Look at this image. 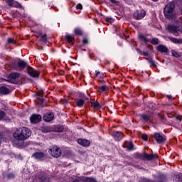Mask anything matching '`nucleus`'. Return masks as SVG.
<instances>
[{"label": "nucleus", "instance_id": "47", "mask_svg": "<svg viewBox=\"0 0 182 182\" xmlns=\"http://www.w3.org/2000/svg\"><path fill=\"white\" fill-rule=\"evenodd\" d=\"M98 82L100 83V85H102V86H106V81L100 80Z\"/></svg>", "mask_w": 182, "mask_h": 182}, {"label": "nucleus", "instance_id": "16", "mask_svg": "<svg viewBox=\"0 0 182 182\" xmlns=\"http://www.w3.org/2000/svg\"><path fill=\"white\" fill-rule=\"evenodd\" d=\"M77 143L80 146H82V147H90V144H92L89 139L82 138L77 139Z\"/></svg>", "mask_w": 182, "mask_h": 182}, {"label": "nucleus", "instance_id": "36", "mask_svg": "<svg viewBox=\"0 0 182 182\" xmlns=\"http://www.w3.org/2000/svg\"><path fill=\"white\" fill-rule=\"evenodd\" d=\"M139 182H163L162 181H154L151 179H149V178H141L140 180H139Z\"/></svg>", "mask_w": 182, "mask_h": 182}, {"label": "nucleus", "instance_id": "1", "mask_svg": "<svg viewBox=\"0 0 182 182\" xmlns=\"http://www.w3.org/2000/svg\"><path fill=\"white\" fill-rule=\"evenodd\" d=\"M32 134V132L29 128L22 127L18 128L16 132L13 134L14 139L17 140V141H23V140H26V139H29L31 135Z\"/></svg>", "mask_w": 182, "mask_h": 182}, {"label": "nucleus", "instance_id": "20", "mask_svg": "<svg viewBox=\"0 0 182 182\" xmlns=\"http://www.w3.org/2000/svg\"><path fill=\"white\" fill-rule=\"evenodd\" d=\"M140 120H141L143 123H149V122H151V114H141Z\"/></svg>", "mask_w": 182, "mask_h": 182}, {"label": "nucleus", "instance_id": "26", "mask_svg": "<svg viewBox=\"0 0 182 182\" xmlns=\"http://www.w3.org/2000/svg\"><path fill=\"white\" fill-rule=\"evenodd\" d=\"M74 33L75 36H83V30L79 27H77L74 29Z\"/></svg>", "mask_w": 182, "mask_h": 182}, {"label": "nucleus", "instance_id": "10", "mask_svg": "<svg viewBox=\"0 0 182 182\" xmlns=\"http://www.w3.org/2000/svg\"><path fill=\"white\" fill-rule=\"evenodd\" d=\"M27 73L31 77L36 79L41 76V72L35 70L33 68L28 66L27 68Z\"/></svg>", "mask_w": 182, "mask_h": 182}, {"label": "nucleus", "instance_id": "7", "mask_svg": "<svg viewBox=\"0 0 182 182\" xmlns=\"http://www.w3.org/2000/svg\"><path fill=\"white\" fill-rule=\"evenodd\" d=\"M86 100H89V97L85 94H80L79 97L75 100L77 107H83Z\"/></svg>", "mask_w": 182, "mask_h": 182}, {"label": "nucleus", "instance_id": "15", "mask_svg": "<svg viewBox=\"0 0 182 182\" xmlns=\"http://www.w3.org/2000/svg\"><path fill=\"white\" fill-rule=\"evenodd\" d=\"M46 154L42 151H37L33 154L32 157L38 161H43L45 159Z\"/></svg>", "mask_w": 182, "mask_h": 182}, {"label": "nucleus", "instance_id": "38", "mask_svg": "<svg viewBox=\"0 0 182 182\" xmlns=\"http://www.w3.org/2000/svg\"><path fill=\"white\" fill-rule=\"evenodd\" d=\"M39 96H42V93L40 92L37 95V100H39V102H41V103H43L45 102V98L40 97Z\"/></svg>", "mask_w": 182, "mask_h": 182}, {"label": "nucleus", "instance_id": "33", "mask_svg": "<svg viewBox=\"0 0 182 182\" xmlns=\"http://www.w3.org/2000/svg\"><path fill=\"white\" fill-rule=\"evenodd\" d=\"M176 28L178 32H182V21H176Z\"/></svg>", "mask_w": 182, "mask_h": 182}, {"label": "nucleus", "instance_id": "19", "mask_svg": "<svg viewBox=\"0 0 182 182\" xmlns=\"http://www.w3.org/2000/svg\"><path fill=\"white\" fill-rule=\"evenodd\" d=\"M112 136L116 141H120V140L123 139V136H124V134H123V132H122L121 131H114V132L112 133Z\"/></svg>", "mask_w": 182, "mask_h": 182}, {"label": "nucleus", "instance_id": "44", "mask_svg": "<svg viewBox=\"0 0 182 182\" xmlns=\"http://www.w3.org/2000/svg\"><path fill=\"white\" fill-rule=\"evenodd\" d=\"M7 178H15V175L13 173L6 175Z\"/></svg>", "mask_w": 182, "mask_h": 182}, {"label": "nucleus", "instance_id": "58", "mask_svg": "<svg viewBox=\"0 0 182 182\" xmlns=\"http://www.w3.org/2000/svg\"><path fill=\"white\" fill-rule=\"evenodd\" d=\"M90 58H92V57L90 56Z\"/></svg>", "mask_w": 182, "mask_h": 182}, {"label": "nucleus", "instance_id": "55", "mask_svg": "<svg viewBox=\"0 0 182 182\" xmlns=\"http://www.w3.org/2000/svg\"><path fill=\"white\" fill-rule=\"evenodd\" d=\"M148 48H149L151 50H153V47L151 45H148Z\"/></svg>", "mask_w": 182, "mask_h": 182}, {"label": "nucleus", "instance_id": "8", "mask_svg": "<svg viewBox=\"0 0 182 182\" xmlns=\"http://www.w3.org/2000/svg\"><path fill=\"white\" fill-rule=\"evenodd\" d=\"M18 77H21V73H11L7 77V80H5L6 82H9V83H12L13 85L16 84V80Z\"/></svg>", "mask_w": 182, "mask_h": 182}, {"label": "nucleus", "instance_id": "37", "mask_svg": "<svg viewBox=\"0 0 182 182\" xmlns=\"http://www.w3.org/2000/svg\"><path fill=\"white\" fill-rule=\"evenodd\" d=\"M171 55L172 56H173V58H180V56H181V55H180V53H178L177 51L173 50L171 51Z\"/></svg>", "mask_w": 182, "mask_h": 182}, {"label": "nucleus", "instance_id": "23", "mask_svg": "<svg viewBox=\"0 0 182 182\" xmlns=\"http://www.w3.org/2000/svg\"><path fill=\"white\" fill-rule=\"evenodd\" d=\"M66 42L70 43V45H73L75 43V37L73 36L67 34L65 36Z\"/></svg>", "mask_w": 182, "mask_h": 182}, {"label": "nucleus", "instance_id": "24", "mask_svg": "<svg viewBox=\"0 0 182 182\" xmlns=\"http://www.w3.org/2000/svg\"><path fill=\"white\" fill-rule=\"evenodd\" d=\"M9 93H11L9 88L5 86L0 87V95H9Z\"/></svg>", "mask_w": 182, "mask_h": 182}, {"label": "nucleus", "instance_id": "25", "mask_svg": "<svg viewBox=\"0 0 182 182\" xmlns=\"http://www.w3.org/2000/svg\"><path fill=\"white\" fill-rule=\"evenodd\" d=\"M41 130L43 133H50V132H53L52 127L50 126H43L41 127Z\"/></svg>", "mask_w": 182, "mask_h": 182}, {"label": "nucleus", "instance_id": "53", "mask_svg": "<svg viewBox=\"0 0 182 182\" xmlns=\"http://www.w3.org/2000/svg\"><path fill=\"white\" fill-rule=\"evenodd\" d=\"M38 36L42 38L43 36V33H42V31L38 32Z\"/></svg>", "mask_w": 182, "mask_h": 182}, {"label": "nucleus", "instance_id": "14", "mask_svg": "<svg viewBox=\"0 0 182 182\" xmlns=\"http://www.w3.org/2000/svg\"><path fill=\"white\" fill-rule=\"evenodd\" d=\"M54 119H55V114L53 112H47L44 114L43 116V120L44 122H46V123H49Z\"/></svg>", "mask_w": 182, "mask_h": 182}, {"label": "nucleus", "instance_id": "50", "mask_svg": "<svg viewBox=\"0 0 182 182\" xmlns=\"http://www.w3.org/2000/svg\"><path fill=\"white\" fill-rule=\"evenodd\" d=\"M159 178L162 179L163 181L166 180V175L164 174H161L159 176Z\"/></svg>", "mask_w": 182, "mask_h": 182}, {"label": "nucleus", "instance_id": "9", "mask_svg": "<svg viewBox=\"0 0 182 182\" xmlns=\"http://www.w3.org/2000/svg\"><path fill=\"white\" fill-rule=\"evenodd\" d=\"M139 39L141 41V42H144L145 43H149L150 42L151 45H159V38H154L152 39H149L146 38L143 35L139 36Z\"/></svg>", "mask_w": 182, "mask_h": 182}, {"label": "nucleus", "instance_id": "32", "mask_svg": "<svg viewBox=\"0 0 182 182\" xmlns=\"http://www.w3.org/2000/svg\"><path fill=\"white\" fill-rule=\"evenodd\" d=\"M95 77H100V79L105 78V74L103 73H100L99 70H95Z\"/></svg>", "mask_w": 182, "mask_h": 182}, {"label": "nucleus", "instance_id": "42", "mask_svg": "<svg viewBox=\"0 0 182 182\" xmlns=\"http://www.w3.org/2000/svg\"><path fill=\"white\" fill-rule=\"evenodd\" d=\"M7 43H12L13 45H15V43H16V41H15V40H14V38H8L7 39Z\"/></svg>", "mask_w": 182, "mask_h": 182}, {"label": "nucleus", "instance_id": "39", "mask_svg": "<svg viewBox=\"0 0 182 182\" xmlns=\"http://www.w3.org/2000/svg\"><path fill=\"white\" fill-rule=\"evenodd\" d=\"M105 21L109 23H113V22H114V20L112 17H106Z\"/></svg>", "mask_w": 182, "mask_h": 182}, {"label": "nucleus", "instance_id": "27", "mask_svg": "<svg viewBox=\"0 0 182 182\" xmlns=\"http://www.w3.org/2000/svg\"><path fill=\"white\" fill-rule=\"evenodd\" d=\"M90 103L91 107H93V109H102V105L97 101H90Z\"/></svg>", "mask_w": 182, "mask_h": 182}, {"label": "nucleus", "instance_id": "29", "mask_svg": "<svg viewBox=\"0 0 182 182\" xmlns=\"http://www.w3.org/2000/svg\"><path fill=\"white\" fill-rule=\"evenodd\" d=\"M146 60H148V63L151 68H157V63L156 61H154L151 58H146Z\"/></svg>", "mask_w": 182, "mask_h": 182}, {"label": "nucleus", "instance_id": "43", "mask_svg": "<svg viewBox=\"0 0 182 182\" xmlns=\"http://www.w3.org/2000/svg\"><path fill=\"white\" fill-rule=\"evenodd\" d=\"M76 9H80V11H82L83 9V6H82V4L79 3L75 6Z\"/></svg>", "mask_w": 182, "mask_h": 182}, {"label": "nucleus", "instance_id": "51", "mask_svg": "<svg viewBox=\"0 0 182 182\" xmlns=\"http://www.w3.org/2000/svg\"><path fill=\"white\" fill-rule=\"evenodd\" d=\"M141 56H149V52H143Z\"/></svg>", "mask_w": 182, "mask_h": 182}, {"label": "nucleus", "instance_id": "28", "mask_svg": "<svg viewBox=\"0 0 182 182\" xmlns=\"http://www.w3.org/2000/svg\"><path fill=\"white\" fill-rule=\"evenodd\" d=\"M173 180L176 182H182V173H178L174 175Z\"/></svg>", "mask_w": 182, "mask_h": 182}, {"label": "nucleus", "instance_id": "17", "mask_svg": "<svg viewBox=\"0 0 182 182\" xmlns=\"http://www.w3.org/2000/svg\"><path fill=\"white\" fill-rule=\"evenodd\" d=\"M167 30L170 33H172L175 36H178V31L177 29V26L170 24L168 26Z\"/></svg>", "mask_w": 182, "mask_h": 182}, {"label": "nucleus", "instance_id": "34", "mask_svg": "<svg viewBox=\"0 0 182 182\" xmlns=\"http://www.w3.org/2000/svg\"><path fill=\"white\" fill-rule=\"evenodd\" d=\"M40 42H43V43H48V36L44 34L42 37H41Z\"/></svg>", "mask_w": 182, "mask_h": 182}, {"label": "nucleus", "instance_id": "18", "mask_svg": "<svg viewBox=\"0 0 182 182\" xmlns=\"http://www.w3.org/2000/svg\"><path fill=\"white\" fill-rule=\"evenodd\" d=\"M122 147L127 149V151H133L134 150V144L132 141H125Z\"/></svg>", "mask_w": 182, "mask_h": 182}, {"label": "nucleus", "instance_id": "54", "mask_svg": "<svg viewBox=\"0 0 182 182\" xmlns=\"http://www.w3.org/2000/svg\"><path fill=\"white\" fill-rule=\"evenodd\" d=\"M136 51L138 52V53H139V55H143V51H141L140 49H136Z\"/></svg>", "mask_w": 182, "mask_h": 182}, {"label": "nucleus", "instance_id": "6", "mask_svg": "<svg viewBox=\"0 0 182 182\" xmlns=\"http://www.w3.org/2000/svg\"><path fill=\"white\" fill-rule=\"evenodd\" d=\"M28 63L19 59V61L16 63L14 62L11 63V68L15 70H18V72H22V70H25V68L28 66Z\"/></svg>", "mask_w": 182, "mask_h": 182}, {"label": "nucleus", "instance_id": "49", "mask_svg": "<svg viewBox=\"0 0 182 182\" xmlns=\"http://www.w3.org/2000/svg\"><path fill=\"white\" fill-rule=\"evenodd\" d=\"M111 4H115V5H117L119 4V1L116 0H109Z\"/></svg>", "mask_w": 182, "mask_h": 182}, {"label": "nucleus", "instance_id": "46", "mask_svg": "<svg viewBox=\"0 0 182 182\" xmlns=\"http://www.w3.org/2000/svg\"><path fill=\"white\" fill-rule=\"evenodd\" d=\"M176 120H177L178 122L182 121V115H177L176 117Z\"/></svg>", "mask_w": 182, "mask_h": 182}, {"label": "nucleus", "instance_id": "30", "mask_svg": "<svg viewBox=\"0 0 182 182\" xmlns=\"http://www.w3.org/2000/svg\"><path fill=\"white\" fill-rule=\"evenodd\" d=\"M39 181L40 182H49V181H50V178H49V177L46 176V175H43L39 177Z\"/></svg>", "mask_w": 182, "mask_h": 182}, {"label": "nucleus", "instance_id": "21", "mask_svg": "<svg viewBox=\"0 0 182 182\" xmlns=\"http://www.w3.org/2000/svg\"><path fill=\"white\" fill-rule=\"evenodd\" d=\"M156 50L160 52V53H167L168 48L163 44H160L156 47Z\"/></svg>", "mask_w": 182, "mask_h": 182}, {"label": "nucleus", "instance_id": "56", "mask_svg": "<svg viewBox=\"0 0 182 182\" xmlns=\"http://www.w3.org/2000/svg\"><path fill=\"white\" fill-rule=\"evenodd\" d=\"M128 2H129L130 4H133V0H127Z\"/></svg>", "mask_w": 182, "mask_h": 182}, {"label": "nucleus", "instance_id": "11", "mask_svg": "<svg viewBox=\"0 0 182 182\" xmlns=\"http://www.w3.org/2000/svg\"><path fill=\"white\" fill-rule=\"evenodd\" d=\"M6 4L11 8H18V9H21L23 11L24 9L22 4L15 0H6Z\"/></svg>", "mask_w": 182, "mask_h": 182}, {"label": "nucleus", "instance_id": "4", "mask_svg": "<svg viewBox=\"0 0 182 182\" xmlns=\"http://www.w3.org/2000/svg\"><path fill=\"white\" fill-rule=\"evenodd\" d=\"M151 137H153L157 144H166L167 141V136L162 132H154L151 134Z\"/></svg>", "mask_w": 182, "mask_h": 182}, {"label": "nucleus", "instance_id": "40", "mask_svg": "<svg viewBox=\"0 0 182 182\" xmlns=\"http://www.w3.org/2000/svg\"><path fill=\"white\" fill-rule=\"evenodd\" d=\"M5 116H6V113H5V112L3 110H0V120H2Z\"/></svg>", "mask_w": 182, "mask_h": 182}, {"label": "nucleus", "instance_id": "35", "mask_svg": "<svg viewBox=\"0 0 182 182\" xmlns=\"http://www.w3.org/2000/svg\"><path fill=\"white\" fill-rule=\"evenodd\" d=\"M107 86L106 85H101L98 87V92L100 93H103V92H106V89H107Z\"/></svg>", "mask_w": 182, "mask_h": 182}, {"label": "nucleus", "instance_id": "52", "mask_svg": "<svg viewBox=\"0 0 182 182\" xmlns=\"http://www.w3.org/2000/svg\"><path fill=\"white\" fill-rule=\"evenodd\" d=\"M166 97H167V99H168V100H173V96H171L170 95H167Z\"/></svg>", "mask_w": 182, "mask_h": 182}, {"label": "nucleus", "instance_id": "3", "mask_svg": "<svg viewBox=\"0 0 182 182\" xmlns=\"http://www.w3.org/2000/svg\"><path fill=\"white\" fill-rule=\"evenodd\" d=\"M176 5L173 2L167 4L164 9V15L167 19H173Z\"/></svg>", "mask_w": 182, "mask_h": 182}, {"label": "nucleus", "instance_id": "41", "mask_svg": "<svg viewBox=\"0 0 182 182\" xmlns=\"http://www.w3.org/2000/svg\"><path fill=\"white\" fill-rule=\"evenodd\" d=\"M141 139L142 140H144V141H147V140H149V136H147V134H142Z\"/></svg>", "mask_w": 182, "mask_h": 182}, {"label": "nucleus", "instance_id": "13", "mask_svg": "<svg viewBox=\"0 0 182 182\" xmlns=\"http://www.w3.org/2000/svg\"><path fill=\"white\" fill-rule=\"evenodd\" d=\"M42 120V116L39 114H33L30 117V122L32 124H36Z\"/></svg>", "mask_w": 182, "mask_h": 182}, {"label": "nucleus", "instance_id": "31", "mask_svg": "<svg viewBox=\"0 0 182 182\" xmlns=\"http://www.w3.org/2000/svg\"><path fill=\"white\" fill-rule=\"evenodd\" d=\"M171 42H172L173 43H182V40L181 39H178L174 37H171L169 38Z\"/></svg>", "mask_w": 182, "mask_h": 182}, {"label": "nucleus", "instance_id": "48", "mask_svg": "<svg viewBox=\"0 0 182 182\" xmlns=\"http://www.w3.org/2000/svg\"><path fill=\"white\" fill-rule=\"evenodd\" d=\"M82 43L83 45H87V43H89V41L87 40V38H83Z\"/></svg>", "mask_w": 182, "mask_h": 182}, {"label": "nucleus", "instance_id": "57", "mask_svg": "<svg viewBox=\"0 0 182 182\" xmlns=\"http://www.w3.org/2000/svg\"><path fill=\"white\" fill-rule=\"evenodd\" d=\"M106 65H110V62L107 61V62L106 63Z\"/></svg>", "mask_w": 182, "mask_h": 182}, {"label": "nucleus", "instance_id": "45", "mask_svg": "<svg viewBox=\"0 0 182 182\" xmlns=\"http://www.w3.org/2000/svg\"><path fill=\"white\" fill-rule=\"evenodd\" d=\"M4 133L0 132V144L4 141Z\"/></svg>", "mask_w": 182, "mask_h": 182}, {"label": "nucleus", "instance_id": "2", "mask_svg": "<svg viewBox=\"0 0 182 182\" xmlns=\"http://www.w3.org/2000/svg\"><path fill=\"white\" fill-rule=\"evenodd\" d=\"M134 158L142 160L143 161L146 160V161H152V160H157V159H159V155L156 154H150L146 152L144 154H140L139 152H136L134 155Z\"/></svg>", "mask_w": 182, "mask_h": 182}, {"label": "nucleus", "instance_id": "5", "mask_svg": "<svg viewBox=\"0 0 182 182\" xmlns=\"http://www.w3.org/2000/svg\"><path fill=\"white\" fill-rule=\"evenodd\" d=\"M48 153L52 157H55L58 159V157H60L62 156V149L57 145H53L49 146Z\"/></svg>", "mask_w": 182, "mask_h": 182}, {"label": "nucleus", "instance_id": "12", "mask_svg": "<svg viewBox=\"0 0 182 182\" xmlns=\"http://www.w3.org/2000/svg\"><path fill=\"white\" fill-rule=\"evenodd\" d=\"M134 19H136V21H140L146 16V11L144 9H141V10H136L134 14Z\"/></svg>", "mask_w": 182, "mask_h": 182}, {"label": "nucleus", "instance_id": "22", "mask_svg": "<svg viewBox=\"0 0 182 182\" xmlns=\"http://www.w3.org/2000/svg\"><path fill=\"white\" fill-rule=\"evenodd\" d=\"M65 130V127L62 124H57L53 127V132L55 133H62Z\"/></svg>", "mask_w": 182, "mask_h": 182}]
</instances>
